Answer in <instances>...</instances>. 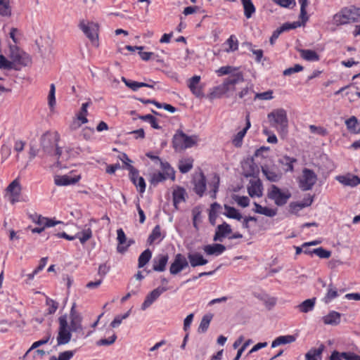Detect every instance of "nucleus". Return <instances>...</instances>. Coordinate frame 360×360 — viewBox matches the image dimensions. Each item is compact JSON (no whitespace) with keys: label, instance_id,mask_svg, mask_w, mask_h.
Segmentation results:
<instances>
[{"label":"nucleus","instance_id":"nucleus-63","mask_svg":"<svg viewBox=\"0 0 360 360\" xmlns=\"http://www.w3.org/2000/svg\"><path fill=\"white\" fill-rule=\"evenodd\" d=\"M309 130L311 133L317 134L323 136L328 134L327 129L322 127H316L311 124L309 126Z\"/></svg>","mask_w":360,"mask_h":360},{"label":"nucleus","instance_id":"nucleus-54","mask_svg":"<svg viewBox=\"0 0 360 360\" xmlns=\"http://www.w3.org/2000/svg\"><path fill=\"white\" fill-rule=\"evenodd\" d=\"M312 252L321 259H328L331 256V252L321 247L312 250Z\"/></svg>","mask_w":360,"mask_h":360},{"label":"nucleus","instance_id":"nucleus-18","mask_svg":"<svg viewBox=\"0 0 360 360\" xmlns=\"http://www.w3.org/2000/svg\"><path fill=\"white\" fill-rule=\"evenodd\" d=\"M193 184L195 193L202 197L206 189V178L202 172L194 177Z\"/></svg>","mask_w":360,"mask_h":360},{"label":"nucleus","instance_id":"nucleus-61","mask_svg":"<svg viewBox=\"0 0 360 360\" xmlns=\"http://www.w3.org/2000/svg\"><path fill=\"white\" fill-rule=\"evenodd\" d=\"M304 69L303 66L299 64L295 65L293 67L285 69L283 71V75L285 76L291 75L293 73L298 72L302 71Z\"/></svg>","mask_w":360,"mask_h":360},{"label":"nucleus","instance_id":"nucleus-20","mask_svg":"<svg viewBox=\"0 0 360 360\" xmlns=\"http://www.w3.org/2000/svg\"><path fill=\"white\" fill-rule=\"evenodd\" d=\"M80 178L79 175L75 176L70 175H58L55 176L54 181L57 186H68L75 184L79 181Z\"/></svg>","mask_w":360,"mask_h":360},{"label":"nucleus","instance_id":"nucleus-22","mask_svg":"<svg viewBox=\"0 0 360 360\" xmlns=\"http://www.w3.org/2000/svg\"><path fill=\"white\" fill-rule=\"evenodd\" d=\"M122 81L125 84V85L127 87L130 88L134 91H136L141 87H148L155 89V85L157 83L156 82L153 81L152 82V84L145 82H139L136 81L127 79L124 77H122Z\"/></svg>","mask_w":360,"mask_h":360},{"label":"nucleus","instance_id":"nucleus-47","mask_svg":"<svg viewBox=\"0 0 360 360\" xmlns=\"http://www.w3.org/2000/svg\"><path fill=\"white\" fill-rule=\"evenodd\" d=\"M11 14L10 0H0V15L3 16H10Z\"/></svg>","mask_w":360,"mask_h":360},{"label":"nucleus","instance_id":"nucleus-12","mask_svg":"<svg viewBox=\"0 0 360 360\" xmlns=\"http://www.w3.org/2000/svg\"><path fill=\"white\" fill-rule=\"evenodd\" d=\"M188 266V262L186 257L180 253L176 255L174 262L172 263L169 272L172 275H176Z\"/></svg>","mask_w":360,"mask_h":360},{"label":"nucleus","instance_id":"nucleus-26","mask_svg":"<svg viewBox=\"0 0 360 360\" xmlns=\"http://www.w3.org/2000/svg\"><path fill=\"white\" fill-rule=\"evenodd\" d=\"M188 259L192 267L205 265L208 262L207 259L198 252L188 253Z\"/></svg>","mask_w":360,"mask_h":360},{"label":"nucleus","instance_id":"nucleus-55","mask_svg":"<svg viewBox=\"0 0 360 360\" xmlns=\"http://www.w3.org/2000/svg\"><path fill=\"white\" fill-rule=\"evenodd\" d=\"M219 184V177L216 176L214 180L209 184L210 187L211 188L210 191V197L212 198H216L217 192L218 191Z\"/></svg>","mask_w":360,"mask_h":360},{"label":"nucleus","instance_id":"nucleus-5","mask_svg":"<svg viewBox=\"0 0 360 360\" xmlns=\"http://www.w3.org/2000/svg\"><path fill=\"white\" fill-rule=\"evenodd\" d=\"M79 28L83 32L85 36L90 40L92 45L98 47L99 26L94 22H86L84 20L79 21Z\"/></svg>","mask_w":360,"mask_h":360},{"label":"nucleus","instance_id":"nucleus-51","mask_svg":"<svg viewBox=\"0 0 360 360\" xmlns=\"http://www.w3.org/2000/svg\"><path fill=\"white\" fill-rule=\"evenodd\" d=\"M167 178H169L166 174L162 173L160 172L157 173H153L151 176L150 182L152 185L156 186L159 183L164 181Z\"/></svg>","mask_w":360,"mask_h":360},{"label":"nucleus","instance_id":"nucleus-62","mask_svg":"<svg viewBox=\"0 0 360 360\" xmlns=\"http://www.w3.org/2000/svg\"><path fill=\"white\" fill-rule=\"evenodd\" d=\"M117 339V335L115 333H113L108 338L101 339L97 342L98 345H112Z\"/></svg>","mask_w":360,"mask_h":360},{"label":"nucleus","instance_id":"nucleus-46","mask_svg":"<svg viewBox=\"0 0 360 360\" xmlns=\"http://www.w3.org/2000/svg\"><path fill=\"white\" fill-rule=\"evenodd\" d=\"M193 160L188 158L180 160L179 164V169L182 174L188 172L193 168Z\"/></svg>","mask_w":360,"mask_h":360},{"label":"nucleus","instance_id":"nucleus-32","mask_svg":"<svg viewBox=\"0 0 360 360\" xmlns=\"http://www.w3.org/2000/svg\"><path fill=\"white\" fill-rule=\"evenodd\" d=\"M316 304V298H311V299H307L302 302H301L300 304L296 306V308L302 313H308L309 311H311Z\"/></svg>","mask_w":360,"mask_h":360},{"label":"nucleus","instance_id":"nucleus-34","mask_svg":"<svg viewBox=\"0 0 360 360\" xmlns=\"http://www.w3.org/2000/svg\"><path fill=\"white\" fill-rule=\"evenodd\" d=\"M347 129L353 134L360 133V122L355 116H352L345 121Z\"/></svg>","mask_w":360,"mask_h":360},{"label":"nucleus","instance_id":"nucleus-41","mask_svg":"<svg viewBox=\"0 0 360 360\" xmlns=\"http://www.w3.org/2000/svg\"><path fill=\"white\" fill-rule=\"evenodd\" d=\"M224 208L226 210V213L224 214L227 217L231 219H234L240 221L243 216L242 214L233 207H231L225 205Z\"/></svg>","mask_w":360,"mask_h":360},{"label":"nucleus","instance_id":"nucleus-15","mask_svg":"<svg viewBox=\"0 0 360 360\" xmlns=\"http://www.w3.org/2000/svg\"><path fill=\"white\" fill-rule=\"evenodd\" d=\"M30 218L34 223L37 224V225L46 227H52L62 223L60 221H56L53 219L45 217L41 214H38L37 213L30 214Z\"/></svg>","mask_w":360,"mask_h":360},{"label":"nucleus","instance_id":"nucleus-6","mask_svg":"<svg viewBox=\"0 0 360 360\" xmlns=\"http://www.w3.org/2000/svg\"><path fill=\"white\" fill-rule=\"evenodd\" d=\"M58 323L59 327L57 336V345H66L70 341L72 333V331L69 328L66 314L62 315L58 318Z\"/></svg>","mask_w":360,"mask_h":360},{"label":"nucleus","instance_id":"nucleus-42","mask_svg":"<svg viewBox=\"0 0 360 360\" xmlns=\"http://www.w3.org/2000/svg\"><path fill=\"white\" fill-rule=\"evenodd\" d=\"M212 319V314H205V316H202L199 327L198 328V333H203L207 330Z\"/></svg>","mask_w":360,"mask_h":360},{"label":"nucleus","instance_id":"nucleus-57","mask_svg":"<svg viewBox=\"0 0 360 360\" xmlns=\"http://www.w3.org/2000/svg\"><path fill=\"white\" fill-rule=\"evenodd\" d=\"M244 44L248 47L249 50L251 51L254 55H255L256 61L258 63L260 62L263 57V51L262 49H258V50L254 49L252 48V44L251 43L246 42Z\"/></svg>","mask_w":360,"mask_h":360},{"label":"nucleus","instance_id":"nucleus-21","mask_svg":"<svg viewBox=\"0 0 360 360\" xmlns=\"http://www.w3.org/2000/svg\"><path fill=\"white\" fill-rule=\"evenodd\" d=\"M169 259L167 255H158L153 260V269L155 271L162 272L166 269V265Z\"/></svg>","mask_w":360,"mask_h":360},{"label":"nucleus","instance_id":"nucleus-10","mask_svg":"<svg viewBox=\"0 0 360 360\" xmlns=\"http://www.w3.org/2000/svg\"><path fill=\"white\" fill-rule=\"evenodd\" d=\"M75 307L76 304L74 303L70 311V324L69 326V328L72 331V333H82L83 331V326L82 324L83 319L81 314L76 311Z\"/></svg>","mask_w":360,"mask_h":360},{"label":"nucleus","instance_id":"nucleus-48","mask_svg":"<svg viewBox=\"0 0 360 360\" xmlns=\"http://www.w3.org/2000/svg\"><path fill=\"white\" fill-rule=\"evenodd\" d=\"M139 119L148 122L153 129H160L161 127L158 124L157 119L152 115H139Z\"/></svg>","mask_w":360,"mask_h":360},{"label":"nucleus","instance_id":"nucleus-19","mask_svg":"<svg viewBox=\"0 0 360 360\" xmlns=\"http://www.w3.org/2000/svg\"><path fill=\"white\" fill-rule=\"evenodd\" d=\"M231 233L232 229L231 228V226L227 223L224 222L223 224L217 226L213 240L214 241L222 242L223 238H224Z\"/></svg>","mask_w":360,"mask_h":360},{"label":"nucleus","instance_id":"nucleus-53","mask_svg":"<svg viewBox=\"0 0 360 360\" xmlns=\"http://www.w3.org/2000/svg\"><path fill=\"white\" fill-rule=\"evenodd\" d=\"M46 304L49 307L47 309L48 314H53L58 308L59 304L58 302L47 297L46 300Z\"/></svg>","mask_w":360,"mask_h":360},{"label":"nucleus","instance_id":"nucleus-28","mask_svg":"<svg viewBox=\"0 0 360 360\" xmlns=\"http://www.w3.org/2000/svg\"><path fill=\"white\" fill-rule=\"evenodd\" d=\"M336 179L345 186H356L360 184V178L355 175L338 176Z\"/></svg>","mask_w":360,"mask_h":360},{"label":"nucleus","instance_id":"nucleus-14","mask_svg":"<svg viewBox=\"0 0 360 360\" xmlns=\"http://www.w3.org/2000/svg\"><path fill=\"white\" fill-rule=\"evenodd\" d=\"M7 192L9 193V200L12 204L19 201L21 186L18 179L13 180L7 187Z\"/></svg>","mask_w":360,"mask_h":360},{"label":"nucleus","instance_id":"nucleus-23","mask_svg":"<svg viewBox=\"0 0 360 360\" xmlns=\"http://www.w3.org/2000/svg\"><path fill=\"white\" fill-rule=\"evenodd\" d=\"M250 185L248 187V192L250 197H261L262 195V184L260 179L251 180Z\"/></svg>","mask_w":360,"mask_h":360},{"label":"nucleus","instance_id":"nucleus-45","mask_svg":"<svg viewBox=\"0 0 360 360\" xmlns=\"http://www.w3.org/2000/svg\"><path fill=\"white\" fill-rule=\"evenodd\" d=\"M247 166L248 168L244 167L245 176L255 177L259 174V167L252 160L248 163Z\"/></svg>","mask_w":360,"mask_h":360},{"label":"nucleus","instance_id":"nucleus-4","mask_svg":"<svg viewBox=\"0 0 360 360\" xmlns=\"http://www.w3.org/2000/svg\"><path fill=\"white\" fill-rule=\"evenodd\" d=\"M198 137L196 135L187 136L182 131L179 130L172 139L173 148L175 150H182L193 147L198 142Z\"/></svg>","mask_w":360,"mask_h":360},{"label":"nucleus","instance_id":"nucleus-1","mask_svg":"<svg viewBox=\"0 0 360 360\" xmlns=\"http://www.w3.org/2000/svg\"><path fill=\"white\" fill-rule=\"evenodd\" d=\"M243 75L240 72L231 74L223 82L222 84L214 88V91L210 94V97L219 98L229 91L235 90V85L243 82Z\"/></svg>","mask_w":360,"mask_h":360},{"label":"nucleus","instance_id":"nucleus-33","mask_svg":"<svg viewBox=\"0 0 360 360\" xmlns=\"http://www.w3.org/2000/svg\"><path fill=\"white\" fill-rule=\"evenodd\" d=\"M300 56L307 61H319L320 57L319 54L314 50L311 49H299Z\"/></svg>","mask_w":360,"mask_h":360},{"label":"nucleus","instance_id":"nucleus-2","mask_svg":"<svg viewBox=\"0 0 360 360\" xmlns=\"http://www.w3.org/2000/svg\"><path fill=\"white\" fill-rule=\"evenodd\" d=\"M333 20L337 25L360 22V8H344L333 16Z\"/></svg>","mask_w":360,"mask_h":360},{"label":"nucleus","instance_id":"nucleus-49","mask_svg":"<svg viewBox=\"0 0 360 360\" xmlns=\"http://www.w3.org/2000/svg\"><path fill=\"white\" fill-rule=\"evenodd\" d=\"M338 296V292L337 289L335 287H333L332 284H330L328 285V292L323 298V301L325 302V303H328Z\"/></svg>","mask_w":360,"mask_h":360},{"label":"nucleus","instance_id":"nucleus-50","mask_svg":"<svg viewBox=\"0 0 360 360\" xmlns=\"http://www.w3.org/2000/svg\"><path fill=\"white\" fill-rule=\"evenodd\" d=\"M0 69L18 70V68L14 67L13 63L11 60H8L2 54L0 55Z\"/></svg>","mask_w":360,"mask_h":360},{"label":"nucleus","instance_id":"nucleus-3","mask_svg":"<svg viewBox=\"0 0 360 360\" xmlns=\"http://www.w3.org/2000/svg\"><path fill=\"white\" fill-rule=\"evenodd\" d=\"M270 125L276 127L281 131H287L288 127V119L287 112L283 108H278L272 110L267 115Z\"/></svg>","mask_w":360,"mask_h":360},{"label":"nucleus","instance_id":"nucleus-13","mask_svg":"<svg viewBox=\"0 0 360 360\" xmlns=\"http://www.w3.org/2000/svg\"><path fill=\"white\" fill-rule=\"evenodd\" d=\"M169 288L165 286H159L152 290L146 297L143 303L141 305V309L146 310L164 292L167 291Z\"/></svg>","mask_w":360,"mask_h":360},{"label":"nucleus","instance_id":"nucleus-24","mask_svg":"<svg viewBox=\"0 0 360 360\" xmlns=\"http://www.w3.org/2000/svg\"><path fill=\"white\" fill-rule=\"evenodd\" d=\"M203 250L208 255L218 256L226 250V247L222 244L214 243L212 245H205Z\"/></svg>","mask_w":360,"mask_h":360},{"label":"nucleus","instance_id":"nucleus-43","mask_svg":"<svg viewBox=\"0 0 360 360\" xmlns=\"http://www.w3.org/2000/svg\"><path fill=\"white\" fill-rule=\"evenodd\" d=\"M161 169H162L165 174H166L169 179L172 181L175 180V172L174 169L171 167L169 162H163L160 160V162Z\"/></svg>","mask_w":360,"mask_h":360},{"label":"nucleus","instance_id":"nucleus-30","mask_svg":"<svg viewBox=\"0 0 360 360\" xmlns=\"http://www.w3.org/2000/svg\"><path fill=\"white\" fill-rule=\"evenodd\" d=\"M186 190L182 187H177L172 193L173 202L176 209H178V205L186 201Z\"/></svg>","mask_w":360,"mask_h":360},{"label":"nucleus","instance_id":"nucleus-64","mask_svg":"<svg viewBox=\"0 0 360 360\" xmlns=\"http://www.w3.org/2000/svg\"><path fill=\"white\" fill-rule=\"evenodd\" d=\"M136 188H138L139 189V191L141 193H143L145 190H146V183H145V180L143 177L141 176H139L138 175V176L136 178V184H134Z\"/></svg>","mask_w":360,"mask_h":360},{"label":"nucleus","instance_id":"nucleus-17","mask_svg":"<svg viewBox=\"0 0 360 360\" xmlns=\"http://www.w3.org/2000/svg\"><path fill=\"white\" fill-rule=\"evenodd\" d=\"M300 18L301 20V22H293L292 23L290 22V30L295 29L302 25H304L309 20V16L307 13V7L308 6V1L307 0H300Z\"/></svg>","mask_w":360,"mask_h":360},{"label":"nucleus","instance_id":"nucleus-27","mask_svg":"<svg viewBox=\"0 0 360 360\" xmlns=\"http://www.w3.org/2000/svg\"><path fill=\"white\" fill-rule=\"evenodd\" d=\"M246 127L238 131L232 140L233 144L236 147H240L242 144L243 139L245 136L248 129L250 127V115L246 116Z\"/></svg>","mask_w":360,"mask_h":360},{"label":"nucleus","instance_id":"nucleus-38","mask_svg":"<svg viewBox=\"0 0 360 360\" xmlns=\"http://www.w3.org/2000/svg\"><path fill=\"white\" fill-rule=\"evenodd\" d=\"M162 238L163 237H162L161 235L160 226V225H156L153 229L151 233L149 235L147 240V243L150 245L154 243L155 240H158L160 241Z\"/></svg>","mask_w":360,"mask_h":360},{"label":"nucleus","instance_id":"nucleus-9","mask_svg":"<svg viewBox=\"0 0 360 360\" xmlns=\"http://www.w3.org/2000/svg\"><path fill=\"white\" fill-rule=\"evenodd\" d=\"M317 181V176L315 172L307 168L302 170V176L300 180V188L302 191H309L312 188Z\"/></svg>","mask_w":360,"mask_h":360},{"label":"nucleus","instance_id":"nucleus-60","mask_svg":"<svg viewBox=\"0 0 360 360\" xmlns=\"http://www.w3.org/2000/svg\"><path fill=\"white\" fill-rule=\"evenodd\" d=\"M55 92V85L53 84H51L50 86V91L48 96L49 105L50 107H53L56 104Z\"/></svg>","mask_w":360,"mask_h":360},{"label":"nucleus","instance_id":"nucleus-29","mask_svg":"<svg viewBox=\"0 0 360 360\" xmlns=\"http://www.w3.org/2000/svg\"><path fill=\"white\" fill-rule=\"evenodd\" d=\"M297 159L290 158L288 155H283L278 159V163L283 167V170L285 172H293L294 167L293 163L297 162Z\"/></svg>","mask_w":360,"mask_h":360},{"label":"nucleus","instance_id":"nucleus-16","mask_svg":"<svg viewBox=\"0 0 360 360\" xmlns=\"http://www.w3.org/2000/svg\"><path fill=\"white\" fill-rule=\"evenodd\" d=\"M200 76L195 75L188 80V87L192 94L197 98L204 96L202 86L200 85Z\"/></svg>","mask_w":360,"mask_h":360},{"label":"nucleus","instance_id":"nucleus-7","mask_svg":"<svg viewBox=\"0 0 360 360\" xmlns=\"http://www.w3.org/2000/svg\"><path fill=\"white\" fill-rule=\"evenodd\" d=\"M267 197L270 200H274L277 206L281 207L287 203L288 200L291 198V193L288 189L283 191L277 186L272 184L268 190Z\"/></svg>","mask_w":360,"mask_h":360},{"label":"nucleus","instance_id":"nucleus-59","mask_svg":"<svg viewBox=\"0 0 360 360\" xmlns=\"http://www.w3.org/2000/svg\"><path fill=\"white\" fill-rule=\"evenodd\" d=\"M289 207L290 213L297 214L301 210L304 208V205H302L301 202H292L290 203Z\"/></svg>","mask_w":360,"mask_h":360},{"label":"nucleus","instance_id":"nucleus-25","mask_svg":"<svg viewBox=\"0 0 360 360\" xmlns=\"http://www.w3.org/2000/svg\"><path fill=\"white\" fill-rule=\"evenodd\" d=\"M121 160L126 165L127 169L129 171V178L134 184H136V178L138 176L139 171L130 165L131 160L128 158L127 154L123 153Z\"/></svg>","mask_w":360,"mask_h":360},{"label":"nucleus","instance_id":"nucleus-36","mask_svg":"<svg viewBox=\"0 0 360 360\" xmlns=\"http://www.w3.org/2000/svg\"><path fill=\"white\" fill-rule=\"evenodd\" d=\"M341 314L337 311H330L323 317V323L327 325H338L340 322Z\"/></svg>","mask_w":360,"mask_h":360},{"label":"nucleus","instance_id":"nucleus-39","mask_svg":"<svg viewBox=\"0 0 360 360\" xmlns=\"http://www.w3.org/2000/svg\"><path fill=\"white\" fill-rule=\"evenodd\" d=\"M244 9V15L247 18H250L255 12V7L252 0H242Z\"/></svg>","mask_w":360,"mask_h":360},{"label":"nucleus","instance_id":"nucleus-58","mask_svg":"<svg viewBox=\"0 0 360 360\" xmlns=\"http://www.w3.org/2000/svg\"><path fill=\"white\" fill-rule=\"evenodd\" d=\"M51 333L50 331H49L47 333L46 336L44 338H43V339H41V340H40L39 341L34 342L32 344V347L30 348V349L27 351V352H29L31 349L37 348L38 347H39L41 345L46 344L49 341V340L51 339Z\"/></svg>","mask_w":360,"mask_h":360},{"label":"nucleus","instance_id":"nucleus-44","mask_svg":"<svg viewBox=\"0 0 360 360\" xmlns=\"http://www.w3.org/2000/svg\"><path fill=\"white\" fill-rule=\"evenodd\" d=\"M152 252L149 249L145 250L139 257V268L143 267L151 259Z\"/></svg>","mask_w":360,"mask_h":360},{"label":"nucleus","instance_id":"nucleus-52","mask_svg":"<svg viewBox=\"0 0 360 360\" xmlns=\"http://www.w3.org/2000/svg\"><path fill=\"white\" fill-rule=\"evenodd\" d=\"M226 44L229 46V48L226 49V51H234L238 49V42L234 35H231L230 37L226 40Z\"/></svg>","mask_w":360,"mask_h":360},{"label":"nucleus","instance_id":"nucleus-11","mask_svg":"<svg viewBox=\"0 0 360 360\" xmlns=\"http://www.w3.org/2000/svg\"><path fill=\"white\" fill-rule=\"evenodd\" d=\"M58 140L59 136L54 139L50 132L44 133L41 137V146L43 150L46 153L52 154Z\"/></svg>","mask_w":360,"mask_h":360},{"label":"nucleus","instance_id":"nucleus-56","mask_svg":"<svg viewBox=\"0 0 360 360\" xmlns=\"http://www.w3.org/2000/svg\"><path fill=\"white\" fill-rule=\"evenodd\" d=\"M274 98L273 96V91L268 90L262 93H256L255 95L254 100L259 99V100H271Z\"/></svg>","mask_w":360,"mask_h":360},{"label":"nucleus","instance_id":"nucleus-8","mask_svg":"<svg viewBox=\"0 0 360 360\" xmlns=\"http://www.w3.org/2000/svg\"><path fill=\"white\" fill-rule=\"evenodd\" d=\"M11 53L9 57L14 64V67L18 68V70H20L22 67L27 66L30 62L31 59L28 54L20 51L17 46H11Z\"/></svg>","mask_w":360,"mask_h":360},{"label":"nucleus","instance_id":"nucleus-31","mask_svg":"<svg viewBox=\"0 0 360 360\" xmlns=\"http://www.w3.org/2000/svg\"><path fill=\"white\" fill-rule=\"evenodd\" d=\"M325 346L321 344L318 348H311L306 354V360H321Z\"/></svg>","mask_w":360,"mask_h":360},{"label":"nucleus","instance_id":"nucleus-35","mask_svg":"<svg viewBox=\"0 0 360 360\" xmlns=\"http://www.w3.org/2000/svg\"><path fill=\"white\" fill-rule=\"evenodd\" d=\"M262 172L269 181L277 182L281 179V174L269 169L267 166H262Z\"/></svg>","mask_w":360,"mask_h":360},{"label":"nucleus","instance_id":"nucleus-37","mask_svg":"<svg viewBox=\"0 0 360 360\" xmlns=\"http://www.w3.org/2000/svg\"><path fill=\"white\" fill-rule=\"evenodd\" d=\"M295 341V338L293 335H281L276 338L271 343V347L274 348L281 345L292 343Z\"/></svg>","mask_w":360,"mask_h":360},{"label":"nucleus","instance_id":"nucleus-40","mask_svg":"<svg viewBox=\"0 0 360 360\" xmlns=\"http://www.w3.org/2000/svg\"><path fill=\"white\" fill-rule=\"evenodd\" d=\"M86 226L87 225L84 226V229L81 232H79L76 234V236H77V238H79L82 244H84L92 237V231L91 228L89 226Z\"/></svg>","mask_w":360,"mask_h":360}]
</instances>
